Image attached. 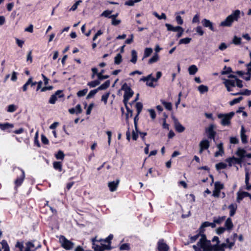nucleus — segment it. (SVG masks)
<instances>
[{
	"instance_id": "nucleus-1",
	"label": "nucleus",
	"mask_w": 251,
	"mask_h": 251,
	"mask_svg": "<svg viewBox=\"0 0 251 251\" xmlns=\"http://www.w3.org/2000/svg\"><path fill=\"white\" fill-rule=\"evenodd\" d=\"M201 242H200L199 244L200 247L197 246L194 247L195 251H225V248H227L226 243L211 245L210 242L207 240L204 236L201 237Z\"/></svg>"
},
{
	"instance_id": "nucleus-2",
	"label": "nucleus",
	"mask_w": 251,
	"mask_h": 251,
	"mask_svg": "<svg viewBox=\"0 0 251 251\" xmlns=\"http://www.w3.org/2000/svg\"><path fill=\"white\" fill-rule=\"evenodd\" d=\"M241 11L236 10L228 15L225 20L221 22L219 25L222 27H231L234 21H238L240 17Z\"/></svg>"
},
{
	"instance_id": "nucleus-3",
	"label": "nucleus",
	"mask_w": 251,
	"mask_h": 251,
	"mask_svg": "<svg viewBox=\"0 0 251 251\" xmlns=\"http://www.w3.org/2000/svg\"><path fill=\"white\" fill-rule=\"evenodd\" d=\"M235 115V113L231 112L228 113H219L217 117L220 120V124L224 126H229L231 125V120Z\"/></svg>"
},
{
	"instance_id": "nucleus-4",
	"label": "nucleus",
	"mask_w": 251,
	"mask_h": 251,
	"mask_svg": "<svg viewBox=\"0 0 251 251\" xmlns=\"http://www.w3.org/2000/svg\"><path fill=\"white\" fill-rule=\"evenodd\" d=\"M122 89H125V92L124 95V101L125 105H126V103H127L129 99L133 96L134 92L130 87L127 86L126 84H125L123 86Z\"/></svg>"
},
{
	"instance_id": "nucleus-5",
	"label": "nucleus",
	"mask_w": 251,
	"mask_h": 251,
	"mask_svg": "<svg viewBox=\"0 0 251 251\" xmlns=\"http://www.w3.org/2000/svg\"><path fill=\"white\" fill-rule=\"evenodd\" d=\"M140 81L146 82V85L150 87H155L156 85L154 84V82H156V79L152 76V74H150L146 76L142 77Z\"/></svg>"
},
{
	"instance_id": "nucleus-6",
	"label": "nucleus",
	"mask_w": 251,
	"mask_h": 251,
	"mask_svg": "<svg viewBox=\"0 0 251 251\" xmlns=\"http://www.w3.org/2000/svg\"><path fill=\"white\" fill-rule=\"evenodd\" d=\"M100 240L98 241L96 239V238H95L92 239L93 242V248L96 251H103L105 249H110V248H108V246L103 245L102 243H100L99 245Z\"/></svg>"
},
{
	"instance_id": "nucleus-7",
	"label": "nucleus",
	"mask_w": 251,
	"mask_h": 251,
	"mask_svg": "<svg viewBox=\"0 0 251 251\" xmlns=\"http://www.w3.org/2000/svg\"><path fill=\"white\" fill-rule=\"evenodd\" d=\"M59 240L62 247L66 250H71L74 247V243L71 242L70 241L67 240L64 236H61Z\"/></svg>"
},
{
	"instance_id": "nucleus-8",
	"label": "nucleus",
	"mask_w": 251,
	"mask_h": 251,
	"mask_svg": "<svg viewBox=\"0 0 251 251\" xmlns=\"http://www.w3.org/2000/svg\"><path fill=\"white\" fill-rule=\"evenodd\" d=\"M92 71L93 74L91 76L92 78H94L95 77V75H97L98 78L99 80H103L104 79L108 78L109 76L108 75H102V74L103 73V70L101 71V72L98 73V70L96 68H92Z\"/></svg>"
},
{
	"instance_id": "nucleus-9",
	"label": "nucleus",
	"mask_w": 251,
	"mask_h": 251,
	"mask_svg": "<svg viewBox=\"0 0 251 251\" xmlns=\"http://www.w3.org/2000/svg\"><path fill=\"white\" fill-rule=\"evenodd\" d=\"M222 80H224L223 83L226 86L227 91L228 92H230L232 91L231 87L235 86V80H230L226 78H222Z\"/></svg>"
},
{
	"instance_id": "nucleus-10",
	"label": "nucleus",
	"mask_w": 251,
	"mask_h": 251,
	"mask_svg": "<svg viewBox=\"0 0 251 251\" xmlns=\"http://www.w3.org/2000/svg\"><path fill=\"white\" fill-rule=\"evenodd\" d=\"M176 130L178 132H182L185 130V127L178 122V120L173 115L172 116Z\"/></svg>"
},
{
	"instance_id": "nucleus-11",
	"label": "nucleus",
	"mask_w": 251,
	"mask_h": 251,
	"mask_svg": "<svg viewBox=\"0 0 251 251\" xmlns=\"http://www.w3.org/2000/svg\"><path fill=\"white\" fill-rule=\"evenodd\" d=\"M157 249L158 251H168L169 247L162 239H160L157 243Z\"/></svg>"
},
{
	"instance_id": "nucleus-12",
	"label": "nucleus",
	"mask_w": 251,
	"mask_h": 251,
	"mask_svg": "<svg viewBox=\"0 0 251 251\" xmlns=\"http://www.w3.org/2000/svg\"><path fill=\"white\" fill-rule=\"evenodd\" d=\"M201 24L204 27L208 28L210 30L212 31H215L213 23L211 22L209 20L207 19H203L201 21Z\"/></svg>"
},
{
	"instance_id": "nucleus-13",
	"label": "nucleus",
	"mask_w": 251,
	"mask_h": 251,
	"mask_svg": "<svg viewBox=\"0 0 251 251\" xmlns=\"http://www.w3.org/2000/svg\"><path fill=\"white\" fill-rule=\"evenodd\" d=\"M41 245L38 243L36 246L32 242H28L26 244V248L25 251H35L37 248H40Z\"/></svg>"
},
{
	"instance_id": "nucleus-14",
	"label": "nucleus",
	"mask_w": 251,
	"mask_h": 251,
	"mask_svg": "<svg viewBox=\"0 0 251 251\" xmlns=\"http://www.w3.org/2000/svg\"><path fill=\"white\" fill-rule=\"evenodd\" d=\"M226 161L228 163L229 166H231L232 165L236 164H241V159L235 157H229L226 159Z\"/></svg>"
},
{
	"instance_id": "nucleus-15",
	"label": "nucleus",
	"mask_w": 251,
	"mask_h": 251,
	"mask_svg": "<svg viewBox=\"0 0 251 251\" xmlns=\"http://www.w3.org/2000/svg\"><path fill=\"white\" fill-rule=\"evenodd\" d=\"M120 180L119 179L116 181H110L108 183V187L111 192L116 191L119 185Z\"/></svg>"
},
{
	"instance_id": "nucleus-16",
	"label": "nucleus",
	"mask_w": 251,
	"mask_h": 251,
	"mask_svg": "<svg viewBox=\"0 0 251 251\" xmlns=\"http://www.w3.org/2000/svg\"><path fill=\"white\" fill-rule=\"evenodd\" d=\"M214 126L210 125L206 129V132L208 135V137L210 139H214L215 132L214 130Z\"/></svg>"
},
{
	"instance_id": "nucleus-17",
	"label": "nucleus",
	"mask_w": 251,
	"mask_h": 251,
	"mask_svg": "<svg viewBox=\"0 0 251 251\" xmlns=\"http://www.w3.org/2000/svg\"><path fill=\"white\" fill-rule=\"evenodd\" d=\"M200 153H202L204 150H207L209 147V142L207 139L202 140L200 143Z\"/></svg>"
},
{
	"instance_id": "nucleus-18",
	"label": "nucleus",
	"mask_w": 251,
	"mask_h": 251,
	"mask_svg": "<svg viewBox=\"0 0 251 251\" xmlns=\"http://www.w3.org/2000/svg\"><path fill=\"white\" fill-rule=\"evenodd\" d=\"M246 153L247 151L245 149L241 148H238L235 154L239 157L238 158L241 159V162H242L243 159L245 157Z\"/></svg>"
},
{
	"instance_id": "nucleus-19",
	"label": "nucleus",
	"mask_w": 251,
	"mask_h": 251,
	"mask_svg": "<svg viewBox=\"0 0 251 251\" xmlns=\"http://www.w3.org/2000/svg\"><path fill=\"white\" fill-rule=\"evenodd\" d=\"M217 148L218 151L215 152L214 156L215 157H218L219 156H223L224 154V150L223 148V144L220 143L217 145Z\"/></svg>"
},
{
	"instance_id": "nucleus-20",
	"label": "nucleus",
	"mask_w": 251,
	"mask_h": 251,
	"mask_svg": "<svg viewBox=\"0 0 251 251\" xmlns=\"http://www.w3.org/2000/svg\"><path fill=\"white\" fill-rule=\"evenodd\" d=\"M202 236H204L205 238H206V236L204 234H201V233H200V234H197V235H195V236H192L190 238V240H191V242H195V241H196L197 239H198L199 238V242H198L197 244V245H193V248H194V246H198V247H201L200 246H199V243L201 242V243H202V242H201V237Z\"/></svg>"
},
{
	"instance_id": "nucleus-21",
	"label": "nucleus",
	"mask_w": 251,
	"mask_h": 251,
	"mask_svg": "<svg viewBox=\"0 0 251 251\" xmlns=\"http://www.w3.org/2000/svg\"><path fill=\"white\" fill-rule=\"evenodd\" d=\"M25 177V172L23 170H22V174L20 176L18 177L15 181V184L16 187L20 186Z\"/></svg>"
},
{
	"instance_id": "nucleus-22",
	"label": "nucleus",
	"mask_w": 251,
	"mask_h": 251,
	"mask_svg": "<svg viewBox=\"0 0 251 251\" xmlns=\"http://www.w3.org/2000/svg\"><path fill=\"white\" fill-rule=\"evenodd\" d=\"M249 197L250 199L251 200V195L246 192H242L241 193H238V196L237 198V201L238 202H240V201L245 197Z\"/></svg>"
},
{
	"instance_id": "nucleus-23",
	"label": "nucleus",
	"mask_w": 251,
	"mask_h": 251,
	"mask_svg": "<svg viewBox=\"0 0 251 251\" xmlns=\"http://www.w3.org/2000/svg\"><path fill=\"white\" fill-rule=\"evenodd\" d=\"M208 226H211L212 228H214L216 226V225L215 224L214 222L213 223H210L209 222H205L203 223L200 228V233L202 232L203 231L204 228Z\"/></svg>"
},
{
	"instance_id": "nucleus-24",
	"label": "nucleus",
	"mask_w": 251,
	"mask_h": 251,
	"mask_svg": "<svg viewBox=\"0 0 251 251\" xmlns=\"http://www.w3.org/2000/svg\"><path fill=\"white\" fill-rule=\"evenodd\" d=\"M82 111V110L80 104H77L75 108H72L69 109V112L72 114L75 113L78 114L81 113Z\"/></svg>"
},
{
	"instance_id": "nucleus-25",
	"label": "nucleus",
	"mask_w": 251,
	"mask_h": 251,
	"mask_svg": "<svg viewBox=\"0 0 251 251\" xmlns=\"http://www.w3.org/2000/svg\"><path fill=\"white\" fill-rule=\"evenodd\" d=\"M165 26L167 27L168 31H171L173 32H177L180 29H181L182 28L180 26H174L170 24H166Z\"/></svg>"
},
{
	"instance_id": "nucleus-26",
	"label": "nucleus",
	"mask_w": 251,
	"mask_h": 251,
	"mask_svg": "<svg viewBox=\"0 0 251 251\" xmlns=\"http://www.w3.org/2000/svg\"><path fill=\"white\" fill-rule=\"evenodd\" d=\"M225 227L226 230H231L233 227V224L232 220L230 218H228L225 223Z\"/></svg>"
},
{
	"instance_id": "nucleus-27",
	"label": "nucleus",
	"mask_w": 251,
	"mask_h": 251,
	"mask_svg": "<svg viewBox=\"0 0 251 251\" xmlns=\"http://www.w3.org/2000/svg\"><path fill=\"white\" fill-rule=\"evenodd\" d=\"M237 208V205L236 204H231L228 206V209H229V215L230 216H233L236 212Z\"/></svg>"
},
{
	"instance_id": "nucleus-28",
	"label": "nucleus",
	"mask_w": 251,
	"mask_h": 251,
	"mask_svg": "<svg viewBox=\"0 0 251 251\" xmlns=\"http://www.w3.org/2000/svg\"><path fill=\"white\" fill-rule=\"evenodd\" d=\"M14 127V126L13 124L8 123H5L3 124H0V128L2 130H5L10 128H13Z\"/></svg>"
},
{
	"instance_id": "nucleus-29",
	"label": "nucleus",
	"mask_w": 251,
	"mask_h": 251,
	"mask_svg": "<svg viewBox=\"0 0 251 251\" xmlns=\"http://www.w3.org/2000/svg\"><path fill=\"white\" fill-rule=\"evenodd\" d=\"M245 130L243 126H242L241 130V138L243 143H247V137L245 134Z\"/></svg>"
},
{
	"instance_id": "nucleus-30",
	"label": "nucleus",
	"mask_w": 251,
	"mask_h": 251,
	"mask_svg": "<svg viewBox=\"0 0 251 251\" xmlns=\"http://www.w3.org/2000/svg\"><path fill=\"white\" fill-rule=\"evenodd\" d=\"M110 84V80H107L104 83L101 84L100 86L98 87L97 89H98V91L100 90H105L108 87H109Z\"/></svg>"
},
{
	"instance_id": "nucleus-31",
	"label": "nucleus",
	"mask_w": 251,
	"mask_h": 251,
	"mask_svg": "<svg viewBox=\"0 0 251 251\" xmlns=\"http://www.w3.org/2000/svg\"><path fill=\"white\" fill-rule=\"evenodd\" d=\"M251 94V90H249L248 89H245L242 92L231 94V95L232 96H237L239 95L250 96Z\"/></svg>"
},
{
	"instance_id": "nucleus-32",
	"label": "nucleus",
	"mask_w": 251,
	"mask_h": 251,
	"mask_svg": "<svg viewBox=\"0 0 251 251\" xmlns=\"http://www.w3.org/2000/svg\"><path fill=\"white\" fill-rule=\"evenodd\" d=\"M198 71L197 67L195 65H191L188 68V72L190 75H195Z\"/></svg>"
},
{
	"instance_id": "nucleus-33",
	"label": "nucleus",
	"mask_w": 251,
	"mask_h": 251,
	"mask_svg": "<svg viewBox=\"0 0 251 251\" xmlns=\"http://www.w3.org/2000/svg\"><path fill=\"white\" fill-rule=\"evenodd\" d=\"M159 59V56L158 53H154V55L149 59V64H152L158 61Z\"/></svg>"
},
{
	"instance_id": "nucleus-34",
	"label": "nucleus",
	"mask_w": 251,
	"mask_h": 251,
	"mask_svg": "<svg viewBox=\"0 0 251 251\" xmlns=\"http://www.w3.org/2000/svg\"><path fill=\"white\" fill-rule=\"evenodd\" d=\"M101 80H99V79L98 80L92 81L90 82H89L87 83V85L89 86L91 88H94L96 86L99 85L100 84V81Z\"/></svg>"
},
{
	"instance_id": "nucleus-35",
	"label": "nucleus",
	"mask_w": 251,
	"mask_h": 251,
	"mask_svg": "<svg viewBox=\"0 0 251 251\" xmlns=\"http://www.w3.org/2000/svg\"><path fill=\"white\" fill-rule=\"evenodd\" d=\"M198 89L201 94H203L208 91V88L207 86L202 84L198 87Z\"/></svg>"
},
{
	"instance_id": "nucleus-36",
	"label": "nucleus",
	"mask_w": 251,
	"mask_h": 251,
	"mask_svg": "<svg viewBox=\"0 0 251 251\" xmlns=\"http://www.w3.org/2000/svg\"><path fill=\"white\" fill-rule=\"evenodd\" d=\"M226 219V216L214 217L213 221L216 224H221Z\"/></svg>"
},
{
	"instance_id": "nucleus-37",
	"label": "nucleus",
	"mask_w": 251,
	"mask_h": 251,
	"mask_svg": "<svg viewBox=\"0 0 251 251\" xmlns=\"http://www.w3.org/2000/svg\"><path fill=\"white\" fill-rule=\"evenodd\" d=\"M152 52V49L151 48H147L145 49L143 58L149 57Z\"/></svg>"
},
{
	"instance_id": "nucleus-38",
	"label": "nucleus",
	"mask_w": 251,
	"mask_h": 251,
	"mask_svg": "<svg viewBox=\"0 0 251 251\" xmlns=\"http://www.w3.org/2000/svg\"><path fill=\"white\" fill-rule=\"evenodd\" d=\"M227 164L224 162H220L216 164V168L217 170L225 169L227 167Z\"/></svg>"
},
{
	"instance_id": "nucleus-39",
	"label": "nucleus",
	"mask_w": 251,
	"mask_h": 251,
	"mask_svg": "<svg viewBox=\"0 0 251 251\" xmlns=\"http://www.w3.org/2000/svg\"><path fill=\"white\" fill-rule=\"evenodd\" d=\"M131 56L132 58L130 60V61L132 63H135L137 60V52L135 50H132L131 51Z\"/></svg>"
},
{
	"instance_id": "nucleus-40",
	"label": "nucleus",
	"mask_w": 251,
	"mask_h": 251,
	"mask_svg": "<svg viewBox=\"0 0 251 251\" xmlns=\"http://www.w3.org/2000/svg\"><path fill=\"white\" fill-rule=\"evenodd\" d=\"M162 104L164 106L165 108L168 110H171L172 108V105L171 102H166L164 100H161Z\"/></svg>"
},
{
	"instance_id": "nucleus-41",
	"label": "nucleus",
	"mask_w": 251,
	"mask_h": 251,
	"mask_svg": "<svg viewBox=\"0 0 251 251\" xmlns=\"http://www.w3.org/2000/svg\"><path fill=\"white\" fill-rule=\"evenodd\" d=\"M153 15L154 16H155L157 18H158L159 20H161V19L166 20L167 18L166 14L164 13H162L161 15H159L156 12H153Z\"/></svg>"
},
{
	"instance_id": "nucleus-42",
	"label": "nucleus",
	"mask_w": 251,
	"mask_h": 251,
	"mask_svg": "<svg viewBox=\"0 0 251 251\" xmlns=\"http://www.w3.org/2000/svg\"><path fill=\"white\" fill-rule=\"evenodd\" d=\"M126 109L127 110V113L126 114V122H128V119L130 117H131L132 116V110L130 109L126 105Z\"/></svg>"
},
{
	"instance_id": "nucleus-43",
	"label": "nucleus",
	"mask_w": 251,
	"mask_h": 251,
	"mask_svg": "<svg viewBox=\"0 0 251 251\" xmlns=\"http://www.w3.org/2000/svg\"><path fill=\"white\" fill-rule=\"evenodd\" d=\"M55 156L57 159L63 160L65 155L63 152L60 150L55 154Z\"/></svg>"
},
{
	"instance_id": "nucleus-44",
	"label": "nucleus",
	"mask_w": 251,
	"mask_h": 251,
	"mask_svg": "<svg viewBox=\"0 0 251 251\" xmlns=\"http://www.w3.org/2000/svg\"><path fill=\"white\" fill-rule=\"evenodd\" d=\"M192 39L191 38L186 37L183 39H181L179 41V44H189Z\"/></svg>"
},
{
	"instance_id": "nucleus-45",
	"label": "nucleus",
	"mask_w": 251,
	"mask_h": 251,
	"mask_svg": "<svg viewBox=\"0 0 251 251\" xmlns=\"http://www.w3.org/2000/svg\"><path fill=\"white\" fill-rule=\"evenodd\" d=\"M53 168L59 171H62V164L60 162H54L53 163Z\"/></svg>"
},
{
	"instance_id": "nucleus-46",
	"label": "nucleus",
	"mask_w": 251,
	"mask_h": 251,
	"mask_svg": "<svg viewBox=\"0 0 251 251\" xmlns=\"http://www.w3.org/2000/svg\"><path fill=\"white\" fill-rule=\"evenodd\" d=\"M176 21L178 25H182L183 24V20L182 17L179 15V13H176Z\"/></svg>"
},
{
	"instance_id": "nucleus-47",
	"label": "nucleus",
	"mask_w": 251,
	"mask_h": 251,
	"mask_svg": "<svg viewBox=\"0 0 251 251\" xmlns=\"http://www.w3.org/2000/svg\"><path fill=\"white\" fill-rule=\"evenodd\" d=\"M232 43L235 45H238L241 43V38L236 36H234L232 39Z\"/></svg>"
},
{
	"instance_id": "nucleus-48",
	"label": "nucleus",
	"mask_w": 251,
	"mask_h": 251,
	"mask_svg": "<svg viewBox=\"0 0 251 251\" xmlns=\"http://www.w3.org/2000/svg\"><path fill=\"white\" fill-rule=\"evenodd\" d=\"M17 109V106L14 104H10L7 106V112H14Z\"/></svg>"
},
{
	"instance_id": "nucleus-49",
	"label": "nucleus",
	"mask_w": 251,
	"mask_h": 251,
	"mask_svg": "<svg viewBox=\"0 0 251 251\" xmlns=\"http://www.w3.org/2000/svg\"><path fill=\"white\" fill-rule=\"evenodd\" d=\"M122 62V55L118 53L114 58V63L116 64H119Z\"/></svg>"
},
{
	"instance_id": "nucleus-50",
	"label": "nucleus",
	"mask_w": 251,
	"mask_h": 251,
	"mask_svg": "<svg viewBox=\"0 0 251 251\" xmlns=\"http://www.w3.org/2000/svg\"><path fill=\"white\" fill-rule=\"evenodd\" d=\"M242 100H243V97H242L234 99L232 100H231L229 102V104L230 105H233L236 103H239Z\"/></svg>"
},
{
	"instance_id": "nucleus-51",
	"label": "nucleus",
	"mask_w": 251,
	"mask_h": 251,
	"mask_svg": "<svg viewBox=\"0 0 251 251\" xmlns=\"http://www.w3.org/2000/svg\"><path fill=\"white\" fill-rule=\"evenodd\" d=\"M136 108L138 115H139L143 108V104L141 102H138L136 104Z\"/></svg>"
},
{
	"instance_id": "nucleus-52",
	"label": "nucleus",
	"mask_w": 251,
	"mask_h": 251,
	"mask_svg": "<svg viewBox=\"0 0 251 251\" xmlns=\"http://www.w3.org/2000/svg\"><path fill=\"white\" fill-rule=\"evenodd\" d=\"M98 92V90L97 89L90 91L88 95L87 96L86 98L87 99H89L92 98Z\"/></svg>"
},
{
	"instance_id": "nucleus-53",
	"label": "nucleus",
	"mask_w": 251,
	"mask_h": 251,
	"mask_svg": "<svg viewBox=\"0 0 251 251\" xmlns=\"http://www.w3.org/2000/svg\"><path fill=\"white\" fill-rule=\"evenodd\" d=\"M231 72L232 69L230 67H227L226 66H225L223 71H222L221 72V74L223 75H226L230 73Z\"/></svg>"
},
{
	"instance_id": "nucleus-54",
	"label": "nucleus",
	"mask_w": 251,
	"mask_h": 251,
	"mask_svg": "<svg viewBox=\"0 0 251 251\" xmlns=\"http://www.w3.org/2000/svg\"><path fill=\"white\" fill-rule=\"evenodd\" d=\"M214 188L217 189L221 190L224 188V184L220 182L217 181L215 183Z\"/></svg>"
},
{
	"instance_id": "nucleus-55",
	"label": "nucleus",
	"mask_w": 251,
	"mask_h": 251,
	"mask_svg": "<svg viewBox=\"0 0 251 251\" xmlns=\"http://www.w3.org/2000/svg\"><path fill=\"white\" fill-rule=\"evenodd\" d=\"M226 243L227 244V248L231 249L233 247L235 244V241L233 240L232 242H230L229 238H227L226 239Z\"/></svg>"
},
{
	"instance_id": "nucleus-56",
	"label": "nucleus",
	"mask_w": 251,
	"mask_h": 251,
	"mask_svg": "<svg viewBox=\"0 0 251 251\" xmlns=\"http://www.w3.org/2000/svg\"><path fill=\"white\" fill-rule=\"evenodd\" d=\"M110 95V93L108 92L103 95L101 97V100L104 102V104H106L107 102V100Z\"/></svg>"
},
{
	"instance_id": "nucleus-57",
	"label": "nucleus",
	"mask_w": 251,
	"mask_h": 251,
	"mask_svg": "<svg viewBox=\"0 0 251 251\" xmlns=\"http://www.w3.org/2000/svg\"><path fill=\"white\" fill-rule=\"evenodd\" d=\"M113 238V235L112 234H110L107 238H106L104 240L100 239V241L101 242H104L105 243H108V244H110V241ZM108 247L109 246V245H108Z\"/></svg>"
},
{
	"instance_id": "nucleus-58",
	"label": "nucleus",
	"mask_w": 251,
	"mask_h": 251,
	"mask_svg": "<svg viewBox=\"0 0 251 251\" xmlns=\"http://www.w3.org/2000/svg\"><path fill=\"white\" fill-rule=\"evenodd\" d=\"M1 245L2 246V248L4 249L3 251H10L9 246H8L7 242L5 241H4V240L2 241Z\"/></svg>"
},
{
	"instance_id": "nucleus-59",
	"label": "nucleus",
	"mask_w": 251,
	"mask_h": 251,
	"mask_svg": "<svg viewBox=\"0 0 251 251\" xmlns=\"http://www.w3.org/2000/svg\"><path fill=\"white\" fill-rule=\"evenodd\" d=\"M187 199L190 203L195 201V197L193 194L186 195Z\"/></svg>"
},
{
	"instance_id": "nucleus-60",
	"label": "nucleus",
	"mask_w": 251,
	"mask_h": 251,
	"mask_svg": "<svg viewBox=\"0 0 251 251\" xmlns=\"http://www.w3.org/2000/svg\"><path fill=\"white\" fill-rule=\"evenodd\" d=\"M87 92H88L87 89H84L82 90L79 91L77 93V95L78 97H82V96H85L86 94V93H87Z\"/></svg>"
},
{
	"instance_id": "nucleus-61",
	"label": "nucleus",
	"mask_w": 251,
	"mask_h": 251,
	"mask_svg": "<svg viewBox=\"0 0 251 251\" xmlns=\"http://www.w3.org/2000/svg\"><path fill=\"white\" fill-rule=\"evenodd\" d=\"M82 2V1L80 0H79L78 1H77L72 6V7L69 9V11H75V10L77 8V6L78 5L81 3Z\"/></svg>"
},
{
	"instance_id": "nucleus-62",
	"label": "nucleus",
	"mask_w": 251,
	"mask_h": 251,
	"mask_svg": "<svg viewBox=\"0 0 251 251\" xmlns=\"http://www.w3.org/2000/svg\"><path fill=\"white\" fill-rule=\"evenodd\" d=\"M196 31L197 32V33L200 35V36H202L204 34V31H203L202 30V28L201 27V26H198L196 29Z\"/></svg>"
},
{
	"instance_id": "nucleus-63",
	"label": "nucleus",
	"mask_w": 251,
	"mask_h": 251,
	"mask_svg": "<svg viewBox=\"0 0 251 251\" xmlns=\"http://www.w3.org/2000/svg\"><path fill=\"white\" fill-rule=\"evenodd\" d=\"M57 99V97L56 96V95H52L51 96L50 100H49V103L50 104H54Z\"/></svg>"
},
{
	"instance_id": "nucleus-64",
	"label": "nucleus",
	"mask_w": 251,
	"mask_h": 251,
	"mask_svg": "<svg viewBox=\"0 0 251 251\" xmlns=\"http://www.w3.org/2000/svg\"><path fill=\"white\" fill-rule=\"evenodd\" d=\"M129 249V245L128 244H123L120 247V250L121 251L128 250Z\"/></svg>"
}]
</instances>
